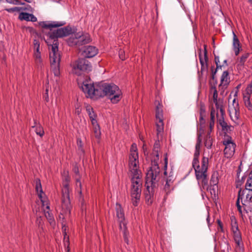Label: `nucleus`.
Returning a JSON list of instances; mask_svg holds the SVG:
<instances>
[{
  "instance_id": "23",
  "label": "nucleus",
  "mask_w": 252,
  "mask_h": 252,
  "mask_svg": "<svg viewBox=\"0 0 252 252\" xmlns=\"http://www.w3.org/2000/svg\"><path fill=\"white\" fill-rule=\"evenodd\" d=\"M35 182H36V187H35L36 190L37 192L38 193V195L39 198L40 199L41 202H42L43 205L44 206L45 201H44L42 199V194H44V193L42 191L41 184L40 183V180L39 179H36L35 180Z\"/></svg>"
},
{
  "instance_id": "28",
  "label": "nucleus",
  "mask_w": 252,
  "mask_h": 252,
  "mask_svg": "<svg viewBox=\"0 0 252 252\" xmlns=\"http://www.w3.org/2000/svg\"><path fill=\"white\" fill-rule=\"evenodd\" d=\"M162 107V105L158 102V104L156 106V120H158L159 119H163V112Z\"/></svg>"
},
{
  "instance_id": "40",
  "label": "nucleus",
  "mask_w": 252,
  "mask_h": 252,
  "mask_svg": "<svg viewBox=\"0 0 252 252\" xmlns=\"http://www.w3.org/2000/svg\"><path fill=\"white\" fill-rule=\"evenodd\" d=\"M249 57V54L247 53L243 55L240 58V63L241 64H244L246 60Z\"/></svg>"
},
{
  "instance_id": "54",
  "label": "nucleus",
  "mask_w": 252,
  "mask_h": 252,
  "mask_svg": "<svg viewBox=\"0 0 252 252\" xmlns=\"http://www.w3.org/2000/svg\"><path fill=\"white\" fill-rule=\"evenodd\" d=\"M33 57H34V60L38 59H41V56L40 52H34Z\"/></svg>"
},
{
  "instance_id": "50",
  "label": "nucleus",
  "mask_w": 252,
  "mask_h": 252,
  "mask_svg": "<svg viewBox=\"0 0 252 252\" xmlns=\"http://www.w3.org/2000/svg\"><path fill=\"white\" fill-rule=\"evenodd\" d=\"M217 222H218V224L219 225L218 230L219 231L220 230L221 232H223V224H222V222H221L220 220H218Z\"/></svg>"
},
{
  "instance_id": "39",
  "label": "nucleus",
  "mask_w": 252,
  "mask_h": 252,
  "mask_svg": "<svg viewBox=\"0 0 252 252\" xmlns=\"http://www.w3.org/2000/svg\"><path fill=\"white\" fill-rule=\"evenodd\" d=\"M77 144L78 146V151L82 153V154L84 153V150L83 148V143L81 139H77Z\"/></svg>"
},
{
  "instance_id": "16",
  "label": "nucleus",
  "mask_w": 252,
  "mask_h": 252,
  "mask_svg": "<svg viewBox=\"0 0 252 252\" xmlns=\"http://www.w3.org/2000/svg\"><path fill=\"white\" fill-rule=\"evenodd\" d=\"M116 211L117 217L120 223V227L122 228V225L125 226L126 223H125V217L123 209L120 204H116Z\"/></svg>"
},
{
  "instance_id": "24",
  "label": "nucleus",
  "mask_w": 252,
  "mask_h": 252,
  "mask_svg": "<svg viewBox=\"0 0 252 252\" xmlns=\"http://www.w3.org/2000/svg\"><path fill=\"white\" fill-rule=\"evenodd\" d=\"M156 126H157V135L158 138L160 135H161L164 128V124L163 119H159L156 120Z\"/></svg>"
},
{
  "instance_id": "35",
  "label": "nucleus",
  "mask_w": 252,
  "mask_h": 252,
  "mask_svg": "<svg viewBox=\"0 0 252 252\" xmlns=\"http://www.w3.org/2000/svg\"><path fill=\"white\" fill-rule=\"evenodd\" d=\"M201 133L197 134V142H196V145H195V150L196 151H200L201 142H202V139L201 138Z\"/></svg>"
},
{
  "instance_id": "10",
  "label": "nucleus",
  "mask_w": 252,
  "mask_h": 252,
  "mask_svg": "<svg viewBox=\"0 0 252 252\" xmlns=\"http://www.w3.org/2000/svg\"><path fill=\"white\" fill-rule=\"evenodd\" d=\"M228 112L231 120L236 125L239 124L240 108L238 100L234 98L232 104L228 105Z\"/></svg>"
},
{
  "instance_id": "12",
  "label": "nucleus",
  "mask_w": 252,
  "mask_h": 252,
  "mask_svg": "<svg viewBox=\"0 0 252 252\" xmlns=\"http://www.w3.org/2000/svg\"><path fill=\"white\" fill-rule=\"evenodd\" d=\"M223 144L225 146L223 151L225 157L227 158H232L235 153L236 144L232 141L231 137L228 136L227 139L223 140Z\"/></svg>"
},
{
  "instance_id": "45",
  "label": "nucleus",
  "mask_w": 252,
  "mask_h": 252,
  "mask_svg": "<svg viewBox=\"0 0 252 252\" xmlns=\"http://www.w3.org/2000/svg\"><path fill=\"white\" fill-rule=\"evenodd\" d=\"M240 198H241L240 195L239 194L238 195V199H237V201H236V206H237L238 210L239 211V213L242 214V208L243 207V206L242 207L240 205Z\"/></svg>"
},
{
  "instance_id": "6",
  "label": "nucleus",
  "mask_w": 252,
  "mask_h": 252,
  "mask_svg": "<svg viewBox=\"0 0 252 252\" xmlns=\"http://www.w3.org/2000/svg\"><path fill=\"white\" fill-rule=\"evenodd\" d=\"M70 178L65 176L63 179V188L62 189V207L64 211L70 212L71 204L69 197V182Z\"/></svg>"
},
{
  "instance_id": "20",
  "label": "nucleus",
  "mask_w": 252,
  "mask_h": 252,
  "mask_svg": "<svg viewBox=\"0 0 252 252\" xmlns=\"http://www.w3.org/2000/svg\"><path fill=\"white\" fill-rule=\"evenodd\" d=\"M19 19L26 21L36 22L37 21V18L34 15L26 12L20 13L19 15Z\"/></svg>"
},
{
  "instance_id": "33",
  "label": "nucleus",
  "mask_w": 252,
  "mask_h": 252,
  "mask_svg": "<svg viewBox=\"0 0 252 252\" xmlns=\"http://www.w3.org/2000/svg\"><path fill=\"white\" fill-rule=\"evenodd\" d=\"M245 189L252 190V175H249V176L245 184Z\"/></svg>"
},
{
  "instance_id": "15",
  "label": "nucleus",
  "mask_w": 252,
  "mask_h": 252,
  "mask_svg": "<svg viewBox=\"0 0 252 252\" xmlns=\"http://www.w3.org/2000/svg\"><path fill=\"white\" fill-rule=\"evenodd\" d=\"M98 53L97 49L93 46H86L83 48L82 55L86 58L94 57Z\"/></svg>"
},
{
  "instance_id": "29",
  "label": "nucleus",
  "mask_w": 252,
  "mask_h": 252,
  "mask_svg": "<svg viewBox=\"0 0 252 252\" xmlns=\"http://www.w3.org/2000/svg\"><path fill=\"white\" fill-rule=\"evenodd\" d=\"M213 144V138L210 133H207L204 139V145L207 149H211Z\"/></svg>"
},
{
  "instance_id": "11",
  "label": "nucleus",
  "mask_w": 252,
  "mask_h": 252,
  "mask_svg": "<svg viewBox=\"0 0 252 252\" xmlns=\"http://www.w3.org/2000/svg\"><path fill=\"white\" fill-rule=\"evenodd\" d=\"M217 111H220V114H219L218 112L217 113L216 115L217 117L218 122L220 126L221 127L222 130L225 132H228L231 131L232 126L228 125L226 122H225L224 116L225 115V111L223 108V105L221 106L220 107H216Z\"/></svg>"
},
{
  "instance_id": "53",
  "label": "nucleus",
  "mask_w": 252,
  "mask_h": 252,
  "mask_svg": "<svg viewBox=\"0 0 252 252\" xmlns=\"http://www.w3.org/2000/svg\"><path fill=\"white\" fill-rule=\"evenodd\" d=\"M33 57H34V60L38 59H41V56L40 52H34Z\"/></svg>"
},
{
  "instance_id": "25",
  "label": "nucleus",
  "mask_w": 252,
  "mask_h": 252,
  "mask_svg": "<svg viewBox=\"0 0 252 252\" xmlns=\"http://www.w3.org/2000/svg\"><path fill=\"white\" fill-rule=\"evenodd\" d=\"M230 82V77L228 71L223 72L220 77V83L229 85Z\"/></svg>"
},
{
  "instance_id": "19",
  "label": "nucleus",
  "mask_w": 252,
  "mask_h": 252,
  "mask_svg": "<svg viewBox=\"0 0 252 252\" xmlns=\"http://www.w3.org/2000/svg\"><path fill=\"white\" fill-rule=\"evenodd\" d=\"M73 171L75 174V178L76 180V186L77 188H79L78 192L80 194H82V184L80 181L79 168L77 165H75L73 168Z\"/></svg>"
},
{
  "instance_id": "22",
  "label": "nucleus",
  "mask_w": 252,
  "mask_h": 252,
  "mask_svg": "<svg viewBox=\"0 0 252 252\" xmlns=\"http://www.w3.org/2000/svg\"><path fill=\"white\" fill-rule=\"evenodd\" d=\"M86 110L91 121L92 124L96 125V122H97L96 120L97 116L94 112L93 108L91 106H87L86 107Z\"/></svg>"
},
{
  "instance_id": "13",
  "label": "nucleus",
  "mask_w": 252,
  "mask_h": 252,
  "mask_svg": "<svg viewBox=\"0 0 252 252\" xmlns=\"http://www.w3.org/2000/svg\"><path fill=\"white\" fill-rule=\"evenodd\" d=\"M217 84L213 83L211 81L209 82L210 90L213 91V100L215 104L216 107H220L223 105V99L221 98H218V91L216 88Z\"/></svg>"
},
{
  "instance_id": "36",
  "label": "nucleus",
  "mask_w": 252,
  "mask_h": 252,
  "mask_svg": "<svg viewBox=\"0 0 252 252\" xmlns=\"http://www.w3.org/2000/svg\"><path fill=\"white\" fill-rule=\"evenodd\" d=\"M199 155H200V151L195 150V152H194V156H193V159L192 163V165L195 164L196 165V164L197 163V162H199L198 158H199Z\"/></svg>"
},
{
  "instance_id": "32",
  "label": "nucleus",
  "mask_w": 252,
  "mask_h": 252,
  "mask_svg": "<svg viewBox=\"0 0 252 252\" xmlns=\"http://www.w3.org/2000/svg\"><path fill=\"white\" fill-rule=\"evenodd\" d=\"M228 85L220 83L219 85V91L220 92V95L224 96L226 95L227 93H225V91L227 88Z\"/></svg>"
},
{
  "instance_id": "61",
  "label": "nucleus",
  "mask_w": 252,
  "mask_h": 252,
  "mask_svg": "<svg viewBox=\"0 0 252 252\" xmlns=\"http://www.w3.org/2000/svg\"><path fill=\"white\" fill-rule=\"evenodd\" d=\"M6 1V2H7L8 3H11L12 2H13V0H5Z\"/></svg>"
},
{
  "instance_id": "5",
  "label": "nucleus",
  "mask_w": 252,
  "mask_h": 252,
  "mask_svg": "<svg viewBox=\"0 0 252 252\" xmlns=\"http://www.w3.org/2000/svg\"><path fill=\"white\" fill-rule=\"evenodd\" d=\"M209 165V158L203 157L201 162V166L197 162L196 165H192L195 170V174L196 179L198 182H201L203 187L208 185V174L207 170Z\"/></svg>"
},
{
  "instance_id": "8",
  "label": "nucleus",
  "mask_w": 252,
  "mask_h": 252,
  "mask_svg": "<svg viewBox=\"0 0 252 252\" xmlns=\"http://www.w3.org/2000/svg\"><path fill=\"white\" fill-rule=\"evenodd\" d=\"M240 195V200L243 205V208L247 213L252 209V190H242L240 189L238 192V195Z\"/></svg>"
},
{
  "instance_id": "56",
  "label": "nucleus",
  "mask_w": 252,
  "mask_h": 252,
  "mask_svg": "<svg viewBox=\"0 0 252 252\" xmlns=\"http://www.w3.org/2000/svg\"><path fill=\"white\" fill-rule=\"evenodd\" d=\"M205 116L204 115H200L199 121L201 124H204L205 123V120L204 119Z\"/></svg>"
},
{
  "instance_id": "34",
  "label": "nucleus",
  "mask_w": 252,
  "mask_h": 252,
  "mask_svg": "<svg viewBox=\"0 0 252 252\" xmlns=\"http://www.w3.org/2000/svg\"><path fill=\"white\" fill-rule=\"evenodd\" d=\"M244 103L246 107H247L249 110L252 109V104L250 101V95L248 96H244Z\"/></svg>"
},
{
  "instance_id": "63",
  "label": "nucleus",
  "mask_w": 252,
  "mask_h": 252,
  "mask_svg": "<svg viewBox=\"0 0 252 252\" xmlns=\"http://www.w3.org/2000/svg\"><path fill=\"white\" fill-rule=\"evenodd\" d=\"M239 183H240V184L238 183V184L236 185V188H238V186H239V185H240V186L241 185V183L240 182H239Z\"/></svg>"
},
{
  "instance_id": "27",
  "label": "nucleus",
  "mask_w": 252,
  "mask_h": 252,
  "mask_svg": "<svg viewBox=\"0 0 252 252\" xmlns=\"http://www.w3.org/2000/svg\"><path fill=\"white\" fill-rule=\"evenodd\" d=\"M233 233V238L235 241V242L237 244V246L238 247H240L241 245L242 242V237L241 232L239 230H237L235 231L232 232Z\"/></svg>"
},
{
  "instance_id": "64",
  "label": "nucleus",
  "mask_w": 252,
  "mask_h": 252,
  "mask_svg": "<svg viewBox=\"0 0 252 252\" xmlns=\"http://www.w3.org/2000/svg\"><path fill=\"white\" fill-rule=\"evenodd\" d=\"M248 0L249 1V2L250 3L252 4V0Z\"/></svg>"
},
{
  "instance_id": "57",
  "label": "nucleus",
  "mask_w": 252,
  "mask_h": 252,
  "mask_svg": "<svg viewBox=\"0 0 252 252\" xmlns=\"http://www.w3.org/2000/svg\"><path fill=\"white\" fill-rule=\"evenodd\" d=\"M64 231H65V228H64ZM64 239L65 240V239L66 238V242L68 244V243H69V237L67 236V234H66L65 231L64 232Z\"/></svg>"
},
{
  "instance_id": "55",
  "label": "nucleus",
  "mask_w": 252,
  "mask_h": 252,
  "mask_svg": "<svg viewBox=\"0 0 252 252\" xmlns=\"http://www.w3.org/2000/svg\"><path fill=\"white\" fill-rule=\"evenodd\" d=\"M215 125V122H210L209 123V127H210V131H208V133H211L214 126Z\"/></svg>"
},
{
  "instance_id": "7",
  "label": "nucleus",
  "mask_w": 252,
  "mask_h": 252,
  "mask_svg": "<svg viewBox=\"0 0 252 252\" xmlns=\"http://www.w3.org/2000/svg\"><path fill=\"white\" fill-rule=\"evenodd\" d=\"M91 63L86 58L79 59L73 65V73L77 75H80L82 72H89L92 70Z\"/></svg>"
},
{
  "instance_id": "43",
  "label": "nucleus",
  "mask_w": 252,
  "mask_h": 252,
  "mask_svg": "<svg viewBox=\"0 0 252 252\" xmlns=\"http://www.w3.org/2000/svg\"><path fill=\"white\" fill-rule=\"evenodd\" d=\"M36 66L38 68H42L43 65V60L42 58L34 60Z\"/></svg>"
},
{
  "instance_id": "1",
  "label": "nucleus",
  "mask_w": 252,
  "mask_h": 252,
  "mask_svg": "<svg viewBox=\"0 0 252 252\" xmlns=\"http://www.w3.org/2000/svg\"><path fill=\"white\" fill-rule=\"evenodd\" d=\"M82 89L87 97L98 98L108 96L112 103L116 104L122 98V93L118 86L114 84L98 83L94 84L91 80L83 82Z\"/></svg>"
},
{
  "instance_id": "58",
  "label": "nucleus",
  "mask_w": 252,
  "mask_h": 252,
  "mask_svg": "<svg viewBox=\"0 0 252 252\" xmlns=\"http://www.w3.org/2000/svg\"><path fill=\"white\" fill-rule=\"evenodd\" d=\"M211 78L213 80V83H215V84H217L218 81L216 77H215V75H212Z\"/></svg>"
},
{
  "instance_id": "37",
  "label": "nucleus",
  "mask_w": 252,
  "mask_h": 252,
  "mask_svg": "<svg viewBox=\"0 0 252 252\" xmlns=\"http://www.w3.org/2000/svg\"><path fill=\"white\" fill-rule=\"evenodd\" d=\"M128 235H129L128 232L127 231L126 226L125 225V226H124L123 237H124L125 242L127 244H129Z\"/></svg>"
},
{
  "instance_id": "38",
  "label": "nucleus",
  "mask_w": 252,
  "mask_h": 252,
  "mask_svg": "<svg viewBox=\"0 0 252 252\" xmlns=\"http://www.w3.org/2000/svg\"><path fill=\"white\" fill-rule=\"evenodd\" d=\"M40 43L39 41L36 39L33 40V48L34 52H39Z\"/></svg>"
},
{
  "instance_id": "44",
  "label": "nucleus",
  "mask_w": 252,
  "mask_h": 252,
  "mask_svg": "<svg viewBox=\"0 0 252 252\" xmlns=\"http://www.w3.org/2000/svg\"><path fill=\"white\" fill-rule=\"evenodd\" d=\"M22 9L21 7H14L10 8H6L5 10L8 12H20Z\"/></svg>"
},
{
  "instance_id": "48",
  "label": "nucleus",
  "mask_w": 252,
  "mask_h": 252,
  "mask_svg": "<svg viewBox=\"0 0 252 252\" xmlns=\"http://www.w3.org/2000/svg\"><path fill=\"white\" fill-rule=\"evenodd\" d=\"M231 230L232 232L239 230L238 224L236 220H235L234 222H232Z\"/></svg>"
},
{
  "instance_id": "17",
  "label": "nucleus",
  "mask_w": 252,
  "mask_h": 252,
  "mask_svg": "<svg viewBox=\"0 0 252 252\" xmlns=\"http://www.w3.org/2000/svg\"><path fill=\"white\" fill-rule=\"evenodd\" d=\"M43 207L45 206V209H44V215L51 225H55V221L53 214L50 212V206L48 203L44 201V205H42Z\"/></svg>"
},
{
  "instance_id": "59",
  "label": "nucleus",
  "mask_w": 252,
  "mask_h": 252,
  "mask_svg": "<svg viewBox=\"0 0 252 252\" xmlns=\"http://www.w3.org/2000/svg\"><path fill=\"white\" fill-rule=\"evenodd\" d=\"M13 4H24V3L20 2L18 0H14L13 2L12 3Z\"/></svg>"
},
{
  "instance_id": "31",
  "label": "nucleus",
  "mask_w": 252,
  "mask_h": 252,
  "mask_svg": "<svg viewBox=\"0 0 252 252\" xmlns=\"http://www.w3.org/2000/svg\"><path fill=\"white\" fill-rule=\"evenodd\" d=\"M92 125L94 126V132L95 134V137L96 138L99 139L100 136V130L99 126L97 122H96V125L92 124Z\"/></svg>"
},
{
  "instance_id": "9",
  "label": "nucleus",
  "mask_w": 252,
  "mask_h": 252,
  "mask_svg": "<svg viewBox=\"0 0 252 252\" xmlns=\"http://www.w3.org/2000/svg\"><path fill=\"white\" fill-rule=\"evenodd\" d=\"M90 41L91 38L89 34H82L80 32L72 34L68 39V43L70 46H81Z\"/></svg>"
},
{
  "instance_id": "51",
  "label": "nucleus",
  "mask_w": 252,
  "mask_h": 252,
  "mask_svg": "<svg viewBox=\"0 0 252 252\" xmlns=\"http://www.w3.org/2000/svg\"><path fill=\"white\" fill-rule=\"evenodd\" d=\"M215 63L216 64L217 69H219V68H221V65L219 64V63H220V60H219V57L215 56Z\"/></svg>"
},
{
  "instance_id": "14",
  "label": "nucleus",
  "mask_w": 252,
  "mask_h": 252,
  "mask_svg": "<svg viewBox=\"0 0 252 252\" xmlns=\"http://www.w3.org/2000/svg\"><path fill=\"white\" fill-rule=\"evenodd\" d=\"M203 46L204 49V56L203 57L201 53H199V61L201 66L200 70L201 74H202L204 72H207L208 70L207 62L208 58L207 57V45L204 44Z\"/></svg>"
},
{
  "instance_id": "52",
  "label": "nucleus",
  "mask_w": 252,
  "mask_h": 252,
  "mask_svg": "<svg viewBox=\"0 0 252 252\" xmlns=\"http://www.w3.org/2000/svg\"><path fill=\"white\" fill-rule=\"evenodd\" d=\"M206 110L204 106H201L200 108V115L205 116Z\"/></svg>"
},
{
  "instance_id": "46",
  "label": "nucleus",
  "mask_w": 252,
  "mask_h": 252,
  "mask_svg": "<svg viewBox=\"0 0 252 252\" xmlns=\"http://www.w3.org/2000/svg\"><path fill=\"white\" fill-rule=\"evenodd\" d=\"M216 111L214 108L212 107L211 110V120L210 122H215Z\"/></svg>"
},
{
  "instance_id": "62",
  "label": "nucleus",
  "mask_w": 252,
  "mask_h": 252,
  "mask_svg": "<svg viewBox=\"0 0 252 252\" xmlns=\"http://www.w3.org/2000/svg\"><path fill=\"white\" fill-rule=\"evenodd\" d=\"M27 2L31 3L32 2V0H24Z\"/></svg>"
},
{
  "instance_id": "60",
  "label": "nucleus",
  "mask_w": 252,
  "mask_h": 252,
  "mask_svg": "<svg viewBox=\"0 0 252 252\" xmlns=\"http://www.w3.org/2000/svg\"><path fill=\"white\" fill-rule=\"evenodd\" d=\"M218 69H217V68L215 69V70H213V69H212V75H216V72H217V70H218Z\"/></svg>"
},
{
  "instance_id": "41",
  "label": "nucleus",
  "mask_w": 252,
  "mask_h": 252,
  "mask_svg": "<svg viewBox=\"0 0 252 252\" xmlns=\"http://www.w3.org/2000/svg\"><path fill=\"white\" fill-rule=\"evenodd\" d=\"M35 223L39 227L43 228V221L41 217H37Z\"/></svg>"
},
{
  "instance_id": "3",
  "label": "nucleus",
  "mask_w": 252,
  "mask_h": 252,
  "mask_svg": "<svg viewBox=\"0 0 252 252\" xmlns=\"http://www.w3.org/2000/svg\"><path fill=\"white\" fill-rule=\"evenodd\" d=\"M138 163L136 146L135 144H133L129 157V167L131 176L130 194L131 202L134 206H137L140 201L142 185L141 172L138 169Z\"/></svg>"
},
{
  "instance_id": "42",
  "label": "nucleus",
  "mask_w": 252,
  "mask_h": 252,
  "mask_svg": "<svg viewBox=\"0 0 252 252\" xmlns=\"http://www.w3.org/2000/svg\"><path fill=\"white\" fill-rule=\"evenodd\" d=\"M218 183V178L215 175L213 174L212 176L211 179L210 180V184L211 186H215L217 185Z\"/></svg>"
},
{
  "instance_id": "26",
  "label": "nucleus",
  "mask_w": 252,
  "mask_h": 252,
  "mask_svg": "<svg viewBox=\"0 0 252 252\" xmlns=\"http://www.w3.org/2000/svg\"><path fill=\"white\" fill-rule=\"evenodd\" d=\"M32 128H35V132L36 134L42 137L44 135V131L43 127L39 124H37L36 121H34V126H32Z\"/></svg>"
},
{
  "instance_id": "2",
  "label": "nucleus",
  "mask_w": 252,
  "mask_h": 252,
  "mask_svg": "<svg viewBox=\"0 0 252 252\" xmlns=\"http://www.w3.org/2000/svg\"><path fill=\"white\" fill-rule=\"evenodd\" d=\"M63 23L58 22H53L51 23L45 24L43 27L49 29L51 32L49 33V37L51 39H54L53 44L51 45V52L50 53V60L51 68L55 76L58 77L60 75V64L61 56L58 52V43L57 39L59 37H63L69 35L71 32V29L68 27H64L52 31L53 28L61 27Z\"/></svg>"
},
{
  "instance_id": "21",
  "label": "nucleus",
  "mask_w": 252,
  "mask_h": 252,
  "mask_svg": "<svg viewBox=\"0 0 252 252\" xmlns=\"http://www.w3.org/2000/svg\"><path fill=\"white\" fill-rule=\"evenodd\" d=\"M233 48L235 55H238L240 52V43L238 38L234 32H233Z\"/></svg>"
},
{
  "instance_id": "4",
  "label": "nucleus",
  "mask_w": 252,
  "mask_h": 252,
  "mask_svg": "<svg viewBox=\"0 0 252 252\" xmlns=\"http://www.w3.org/2000/svg\"><path fill=\"white\" fill-rule=\"evenodd\" d=\"M159 172L160 169L158 164L154 162L147 173L145 179L146 189L145 190V196L146 202L148 205H151L154 200L155 192L158 186Z\"/></svg>"
},
{
  "instance_id": "47",
  "label": "nucleus",
  "mask_w": 252,
  "mask_h": 252,
  "mask_svg": "<svg viewBox=\"0 0 252 252\" xmlns=\"http://www.w3.org/2000/svg\"><path fill=\"white\" fill-rule=\"evenodd\" d=\"M119 56L120 59H121L122 61H124L126 59L125 53L123 50L120 49L119 50Z\"/></svg>"
},
{
  "instance_id": "18",
  "label": "nucleus",
  "mask_w": 252,
  "mask_h": 252,
  "mask_svg": "<svg viewBox=\"0 0 252 252\" xmlns=\"http://www.w3.org/2000/svg\"><path fill=\"white\" fill-rule=\"evenodd\" d=\"M174 181V178L172 175H170L167 177L166 183L164 187V190L166 192V194H168L173 189V182Z\"/></svg>"
},
{
  "instance_id": "30",
  "label": "nucleus",
  "mask_w": 252,
  "mask_h": 252,
  "mask_svg": "<svg viewBox=\"0 0 252 252\" xmlns=\"http://www.w3.org/2000/svg\"><path fill=\"white\" fill-rule=\"evenodd\" d=\"M160 148V144H159V141L156 140L153 148V154L156 156L158 158V151L159 150Z\"/></svg>"
},
{
  "instance_id": "49",
  "label": "nucleus",
  "mask_w": 252,
  "mask_h": 252,
  "mask_svg": "<svg viewBox=\"0 0 252 252\" xmlns=\"http://www.w3.org/2000/svg\"><path fill=\"white\" fill-rule=\"evenodd\" d=\"M247 94L250 95L252 93V82L248 86L246 89Z\"/></svg>"
}]
</instances>
